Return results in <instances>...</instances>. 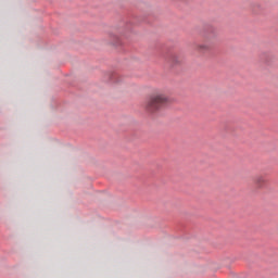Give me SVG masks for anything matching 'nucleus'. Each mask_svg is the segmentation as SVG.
I'll list each match as a JSON object with an SVG mask.
<instances>
[{
    "instance_id": "nucleus-1",
    "label": "nucleus",
    "mask_w": 278,
    "mask_h": 278,
    "mask_svg": "<svg viewBox=\"0 0 278 278\" xmlns=\"http://www.w3.org/2000/svg\"><path fill=\"white\" fill-rule=\"evenodd\" d=\"M168 96L162 91H154L146 100L144 108L150 114H155L168 105Z\"/></svg>"
},
{
    "instance_id": "nucleus-2",
    "label": "nucleus",
    "mask_w": 278,
    "mask_h": 278,
    "mask_svg": "<svg viewBox=\"0 0 278 278\" xmlns=\"http://www.w3.org/2000/svg\"><path fill=\"white\" fill-rule=\"evenodd\" d=\"M195 51H198L199 53H207V51H212V42L210 41V39L206 37L205 42L198 43L195 46Z\"/></svg>"
},
{
    "instance_id": "nucleus-3",
    "label": "nucleus",
    "mask_w": 278,
    "mask_h": 278,
    "mask_svg": "<svg viewBox=\"0 0 278 278\" xmlns=\"http://www.w3.org/2000/svg\"><path fill=\"white\" fill-rule=\"evenodd\" d=\"M186 62V59L181 54H174L170 58V63L173 66H181Z\"/></svg>"
},
{
    "instance_id": "nucleus-4",
    "label": "nucleus",
    "mask_w": 278,
    "mask_h": 278,
    "mask_svg": "<svg viewBox=\"0 0 278 278\" xmlns=\"http://www.w3.org/2000/svg\"><path fill=\"white\" fill-rule=\"evenodd\" d=\"M266 176L258 175L254 178V184L257 188H262L266 184Z\"/></svg>"
},
{
    "instance_id": "nucleus-5",
    "label": "nucleus",
    "mask_w": 278,
    "mask_h": 278,
    "mask_svg": "<svg viewBox=\"0 0 278 278\" xmlns=\"http://www.w3.org/2000/svg\"><path fill=\"white\" fill-rule=\"evenodd\" d=\"M109 38L111 40V45H116V42H118V39L121 38V35L116 33H110Z\"/></svg>"
}]
</instances>
